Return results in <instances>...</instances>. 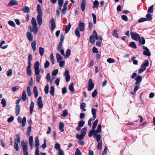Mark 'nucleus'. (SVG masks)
Instances as JSON below:
<instances>
[{
  "instance_id": "32",
  "label": "nucleus",
  "mask_w": 155,
  "mask_h": 155,
  "mask_svg": "<svg viewBox=\"0 0 155 155\" xmlns=\"http://www.w3.org/2000/svg\"><path fill=\"white\" fill-rule=\"evenodd\" d=\"M143 54L144 55L148 56H150L151 55V53L149 50L144 51H143Z\"/></svg>"
},
{
  "instance_id": "53",
  "label": "nucleus",
  "mask_w": 155,
  "mask_h": 155,
  "mask_svg": "<svg viewBox=\"0 0 155 155\" xmlns=\"http://www.w3.org/2000/svg\"><path fill=\"white\" fill-rule=\"evenodd\" d=\"M50 65V63L47 60H46L44 64V68H48Z\"/></svg>"
},
{
  "instance_id": "56",
  "label": "nucleus",
  "mask_w": 155,
  "mask_h": 155,
  "mask_svg": "<svg viewBox=\"0 0 155 155\" xmlns=\"http://www.w3.org/2000/svg\"><path fill=\"white\" fill-rule=\"evenodd\" d=\"M35 70V74L36 75H38L40 72L39 68H34Z\"/></svg>"
},
{
  "instance_id": "20",
  "label": "nucleus",
  "mask_w": 155,
  "mask_h": 155,
  "mask_svg": "<svg viewBox=\"0 0 155 155\" xmlns=\"http://www.w3.org/2000/svg\"><path fill=\"white\" fill-rule=\"evenodd\" d=\"M35 147L36 148H39V143L38 140V137H36L35 139Z\"/></svg>"
},
{
  "instance_id": "31",
  "label": "nucleus",
  "mask_w": 155,
  "mask_h": 155,
  "mask_svg": "<svg viewBox=\"0 0 155 155\" xmlns=\"http://www.w3.org/2000/svg\"><path fill=\"white\" fill-rule=\"evenodd\" d=\"M97 112V110L95 109L92 108L91 110L92 114L93 116V117L96 118V113Z\"/></svg>"
},
{
  "instance_id": "25",
  "label": "nucleus",
  "mask_w": 155,
  "mask_h": 155,
  "mask_svg": "<svg viewBox=\"0 0 155 155\" xmlns=\"http://www.w3.org/2000/svg\"><path fill=\"white\" fill-rule=\"evenodd\" d=\"M26 94L25 91H24L22 93L21 96V99L24 101H25L26 100Z\"/></svg>"
},
{
  "instance_id": "12",
  "label": "nucleus",
  "mask_w": 155,
  "mask_h": 155,
  "mask_svg": "<svg viewBox=\"0 0 155 155\" xmlns=\"http://www.w3.org/2000/svg\"><path fill=\"white\" fill-rule=\"evenodd\" d=\"M42 97L40 96L38 98L37 104L38 107L40 108H42L43 107V104L41 100Z\"/></svg>"
},
{
  "instance_id": "46",
  "label": "nucleus",
  "mask_w": 155,
  "mask_h": 155,
  "mask_svg": "<svg viewBox=\"0 0 155 155\" xmlns=\"http://www.w3.org/2000/svg\"><path fill=\"white\" fill-rule=\"evenodd\" d=\"M50 58L51 59V62H52V64H54V59L53 53H51L50 54Z\"/></svg>"
},
{
  "instance_id": "58",
  "label": "nucleus",
  "mask_w": 155,
  "mask_h": 155,
  "mask_svg": "<svg viewBox=\"0 0 155 155\" xmlns=\"http://www.w3.org/2000/svg\"><path fill=\"white\" fill-rule=\"evenodd\" d=\"M108 150L107 148V147H105L104 148V150L102 151V155H105L107 153Z\"/></svg>"
},
{
  "instance_id": "36",
  "label": "nucleus",
  "mask_w": 155,
  "mask_h": 155,
  "mask_svg": "<svg viewBox=\"0 0 155 155\" xmlns=\"http://www.w3.org/2000/svg\"><path fill=\"white\" fill-rule=\"evenodd\" d=\"M5 43V41H2L0 43V48L1 47L2 49L6 48L8 47V45H6L2 47V45Z\"/></svg>"
},
{
  "instance_id": "6",
  "label": "nucleus",
  "mask_w": 155,
  "mask_h": 155,
  "mask_svg": "<svg viewBox=\"0 0 155 155\" xmlns=\"http://www.w3.org/2000/svg\"><path fill=\"white\" fill-rule=\"evenodd\" d=\"M26 120V118L25 117H24L22 120L21 117L20 116H19L18 119V122L20 123H21L22 126L23 127H25V125Z\"/></svg>"
},
{
  "instance_id": "26",
  "label": "nucleus",
  "mask_w": 155,
  "mask_h": 155,
  "mask_svg": "<svg viewBox=\"0 0 155 155\" xmlns=\"http://www.w3.org/2000/svg\"><path fill=\"white\" fill-rule=\"evenodd\" d=\"M95 37L93 35L90 36L89 39V41L92 44L94 43L95 42Z\"/></svg>"
},
{
  "instance_id": "19",
  "label": "nucleus",
  "mask_w": 155,
  "mask_h": 155,
  "mask_svg": "<svg viewBox=\"0 0 155 155\" xmlns=\"http://www.w3.org/2000/svg\"><path fill=\"white\" fill-rule=\"evenodd\" d=\"M75 34L78 37H80L81 34L79 32V29L78 27L77 28L75 29Z\"/></svg>"
},
{
  "instance_id": "55",
  "label": "nucleus",
  "mask_w": 155,
  "mask_h": 155,
  "mask_svg": "<svg viewBox=\"0 0 155 155\" xmlns=\"http://www.w3.org/2000/svg\"><path fill=\"white\" fill-rule=\"evenodd\" d=\"M55 148L58 150H61L60 149V146L59 144L58 143H56L55 144L54 146Z\"/></svg>"
},
{
  "instance_id": "1",
  "label": "nucleus",
  "mask_w": 155,
  "mask_h": 155,
  "mask_svg": "<svg viewBox=\"0 0 155 155\" xmlns=\"http://www.w3.org/2000/svg\"><path fill=\"white\" fill-rule=\"evenodd\" d=\"M98 122V120H96L93 122L92 125V130H91L88 134L89 137H91L93 135L94 138H96L97 142H98L101 139V135L99 134L101 131V124H98L97 129L95 130Z\"/></svg>"
},
{
  "instance_id": "16",
  "label": "nucleus",
  "mask_w": 155,
  "mask_h": 155,
  "mask_svg": "<svg viewBox=\"0 0 155 155\" xmlns=\"http://www.w3.org/2000/svg\"><path fill=\"white\" fill-rule=\"evenodd\" d=\"M20 10L25 13H28L29 11V8L28 6H25Z\"/></svg>"
},
{
  "instance_id": "60",
  "label": "nucleus",
  "mask_w": 155,
  "mask_h": 155,
  "mask_svg": "<svg viewBox=\"0 0 155 155\" xmlns=\"http://www.w3.org/2000/svg\"><path fill=\"white\" fill-rule=\"evenodd\" d=\"M107 61L109 63H113L115 62V61L112 58H108L107 59Z\"/></svg>"
},
{
  "instance_id": "22",
  "label": "nucleus",
  "mask_w": 155,
  "mask_h": 155,
  "mask_svg": "<svg viewBox=\"0 0 155 155\" xmlns=\"http://www.w3.org/2000/svg\"><path fill=\"white\" fill-rule=\"evenodd\" d=\"M64 124L61 122H60L59 129L61 132H63L64 131Z\"/></svg>"
},
{
  "instance_id": "30",
  "label": "nucleus",
  "mask_w": 155,
  "mask_h": 155,
  "mask_svg": "<svg viewBox=\"0 0 155 155\" xmlns=\"http://www.w3.org/2000/svg\"><path fill=\"white\" fill-rule=\"evenodd\" d=\"M129 46L134 48H137V47L135 42L132 41L129 44Z\"/></svg>"
},
{
  "instance_id": "48",
  "label": "nucleus",
  "mask_w": 155,
  "mask_h": 155,
  "mask_svg": "<svg viewBox=\"0 0 155 155\" xmlns=\"http://www.w3.org/2000/svg\"><path fill=\"white\" fill-rule=\"evenodd\" d=\"M1 104L3 107H5L6 105V101L4 98H3L1 101Z\"/></svg>"
},
{
  "instance_id": "15",
  "label": "nucleus",
  "mask_w": 155,
  "mask_h": 155,
  "mask_svg": "<svg viewBox=\"0 0 155 155\" xmlns=\"http://www.w3.org/2000/svg\"><path fill=\"white\" fill-rule=\"evenodd\" d=\"M78 26L79 27V28L80 29L81 31H83L84 30L85 28V25L84 23L82 22H80L78 25Z\"/></svg>"
},
{
  "instance_id": "11",
  "label": "nucleus",
  "mask_w": 155,
  "mask_h": 155,
  "mask_svg": "<svg viewBox=\"0 0 155 155\" xmlns=\"http://www.w3.org/2000/svg\"><path fill=\"white\" fill-rule=\"evenodd\" d=\"M64 76L65 77L66 81L67 82L69 81L70 80V76L69 74V71L68 70H65L64 74Z\"/></svg>"
},
{
  "instance_id": "51",
  "label": "nucleus",
  "mask_w": 155,
  "mask_h": 155,
  "mask_svg": "<svg viewBox=\"0 0 155 155\" xmlns=\"http://www.w3.org/2000/svg\"><path fill=\"white\" fill-rule=\"evenodd\" d=\"M75 155H82L81 152L78 148L76 149Z\"/></svg>"
},
{
  "instance_id": "57",
  "label": "nucleus",
  "mask_w": 155,
  "mask_h": 155,
  "mask_svg": "<svg viewBox=\"0 0 155 155\" xmlns=\"http://www.w3.org/2000/svg\"><path fill=\"white\" fill-rule=\"evenodd\" d=\"M45 91L46 94L48 93L49 92V86L47 85H46L45 88Z\"/></svg>"
},
{
  "instance_id": "8",
  "label": "nucleus",
  "mask_w": 155,
  "mask_h": 155,
  "mask_svg": "<svg viewBox=\"0 0 155 155\" xmlns=\"http://www.w3.org/2000/svg\"><path fill=\"white\" fill-rule=\"evenodd\" d=\"M94 84L92 82V80L90 79L88 81V90L91 91L94 88Z\"/></svg>"
},
{
  "instance_id": "40",
  "label": "nucleus",
  "mask_w": 155,
  "mask_h": 155,
  "mask_svg": "<svg viewBox=\"0 0 155 155\" xmlns=\"http://www.w3.org/2000/svg\"><path fill=\"white\" fill-rule=\"evenodd\" d=\"M71 53V51L69 49H68L66 52V54L65 57L66 58H68L70 55Z\"/></svg>"
},
{
  "instance_id": "18",
  "label": "nucleus",
  "mask_w": 155,
  "mask_h": 155,
  "mask_svg": "<svg viewBox=\"0 0 155 155\" xmlns=\"http://www.w3.org/2000/svg\"><path fill=\"white\" fill-rule=\"evenodd\" d=\"M56 58H57V60L58 62H59L63 58L61 55L58 54L57 53L56 54Z\"/></svg>"
},
{
  "instance_id": "35",
  "label": "nucleus",
  "mask_w": 155,
  "mask_h": 155,
  "mask_svg": "<svg viewBox=\"0 0 155 155\" xmlns=\"http://www.w3.org/2000/svg\"><path fill=\"white\" fill-rule=\"evenodd\" d=\"M84 136L81 134L80 135L78 134H77L76 135V138L80 140L84 139Z\"/></svg>"
},
{
  "instance_id": "41",
  "label": "nucleus",
  "mask_w": 155,
  "mask_h": 155,
  "mask_svg": "<svg viewBox=\"0 0 155 155\" xmlns=\"http://www.w3.org/2000/svg\"><path fill=\"white\" fill-rule=\"evenodd\" d=\"M117 29L114 30L112 32V35L113 36L116 37L117 38H118V33H117Z\"/></svg>"
},
{
  "instance_id": "17",
  "label": "nucleus",
  "mask_w": 155,
  "mask_h": 155,
  "mask_svg": "<svg viewBox=\"0 0 155 155\" xmlns=\"http://www.w3.org/2000/svg\"><path fill=\"white\" fill-rule=\"evenodd\" d=\"M99 5V3L98 1L95 0L93 2V5L92 7L93 8H97L98 6Z\"/></svg>"
},
{
  "instance_id": "64",
  "label": "nucleus",
  "mask_w": 155,
  "mask_h": 155,
  "mask_svg": "<svg viewBox=\"0 0 155 155\" xmlns=\"http://www.w3.org/2000/svg\"><path fill=\"white\" fill-rule=\"evenodd\" d=\"M60 78H57L55 80V83L58 86L59 85Z\"/></svg>"
},
{
  "instance_id": "33",
  "label": "nucleus",
  "mask_w": 155,
  "mask_h": 155,
  "mask_svg": "<svg viewBox=\"0 0 155 155\" xmlns=\"http://www.w3.org/2000/svg\"><path fill=\"white\" fill-rule=\"evenodd\" d=\"M138 40H139L140 44L143 45L145 44V41L144 38L142 37L141 38L140 37V38Z\"/></svg>"
},
{
  "instance_id": "49",
  "label": "nucleus",
  "mask_w": 155,
  "mask_h": 155,
  "mask_svg": "<svg viewBox=\"0 0 155 155\" xmlns=\"http://www.w3.org/2000/svg\"><path fill=\"white\" fill-rule=\"evenodd\" d=\"M18 144V143H17V142H15L14 145V148L17 151H18L19 150Z\"/></svg>"
},
{
  "instance_id": "3",
  "label": "nucleus",
  "mask_w": 155,
  "mask_h": 155,
  "mask_svg": "<svg viewBox=\"0 0 155 155\" xmlns=\"http://www.w3.org/2000/svg\"><path fill=\"white\" fill-rule=\"evenodd\" d=\"M149 62L148 61L146 60L145 61V62L141 64V68H140L139 71V73L141 74L146 69V67L148 66Z\"/></svg>"
},
{
  "instance_id": "28",
  "label": "nucleus",
  "mask_w": 155,
  "mask_h": 155,
  "mask_svg": "<svg viewBox=\"0 0 155 155\" xmlns=\"http://www.w3.org/2000/svg\"><path fill=\"white\" fill-rule=\"evenodd\" d=\"M17 2L14 1H11L8 4V6H12L15 5H17Z\"/></svg>"
},
{
  "instance_id": "21",
  "label": "nucleus",
  "mask_w": 155,
  "mask_h": 155,
  "mask_svg": "<svg viewBox=\"0 0 155 155\" xmlns=\"http://www.w3.org/2000/svg\"><path fill=\"white\" fill-rule=\"evenodd\" d=\"M71 27V25L70 23L68 24V26L66 25V27L65 29V32L67 33L69 31Z\"/></svg>"
},
{
  "instance_id": "63",
  "label": "nucleus",
  "mask_w": 155,
  "mask_h": 155,
  "mask_svg": "<svg viewBox=\"0 0 155 155\" xmlns=\"http://www.w3.org/2000/svg\"><path fill=\"white\" fill-rule=\"evenodd\" d=\"M67 115L68 111L66 110H65L63 111V113L61 114V116L64 117H65Z\"/></svg>"
},
{
  "instance_id": "54",
  "label": "nucleus",
  "mask_w": 155,
  "mask_h": 155,
  "mask_svg": "<svg viewBox=\"0 0 155 155\" xmlns=\"http://www.w3.org/2000/svg\"><path fill=\"white\" fill-rule=\"evenodd\" d=\"M6 74L8 76H10L12 74V70L9 69L7 72Z\"/></svg>"
},
{
  "instance_id": "9",
  "label": "nucleus",
  "mask_w": 155,
  "mask_h": 155,
  "mask_svg": "<svg viewBox=\"0 0 155 155\" xmlns=\"http://www.w3.org/2000/svg\"><path fill=\"white\" fill-rule=\"evenodd\" d=\"M50 23L51 24V31L53 32L56 27V24L54 18H52L50 21Z\"/></svg>"
},
{
  "instance_id": "14",
  "label": "nucleus",
  "mask_w": 155,
  "mask_h": 155,
  "mask_svg": "<svg viewBox=\"0 0 155 155\" xmlns=\"http://www.w3.org/2000/svg\"><path fill=\"white\" fill-rule=\"evenodd\" d=\"M85 5H86V1L85 0H82L81 4V9L82 12H84V11L85 8Z\"/></svg>"
},
{
  "instance_id": "43",
  "label": "nucleus",
  "mask_w": 155,
  "mask_h": 155,
  "mask_svg": "<svg viewBox=\"0 0 155 155\" xmlns=\"http://www.w3.org/2000/svg\"><path fill=\"white\" fill-rule=\"evenodd\" d=\"M98 144L97 145V148L99 150H101L102 148V142L101 140L100 141L98 142Z\"/></svg>"
},
{
  "instance_id": "7",
  "label": "nucleus",
  "mask_w": 155,
  "mask_h": 155,
  "mask_svg": "<svg viewBox=\"0 0 155 155\" xmlns=\"http://www.w3.org/2000/svg\"><path fill=\"white\" fill-rule=\"evenodd\" d=\"M85 124V122L81 120L78 122V126L76 127V129L77 131H80L81 129V128Z\"/></svg>"
},
{
  "instance_id": "2",
  "label": "nucleus",
  "mask_w": 155,
  "mask_h": 155,
  "mask_svg": "<svg viewBox=\"0 0 155 155\" xmlns=\"http://www.w3.org/2000/svg\"><path fill=\"white\" fill-rule=\"evenodd\" d=\"M37 10L38 14V15L37 17V20L38 25H41L42 23V20L41 17L42 15V10L41 9V5L38 4L37 6Z\"/></svg>"
},
{
  "instance_id": "4",
  "label": "nucleus",
  "mask_w": 155,
  "mask_h": 155,
  "mask_svg": "<svg viewBox=\"0 0 155 155\" xmlns=\"http://www.w3.org/2000/svg\"><path fill=\"white\" fill-rule=\"evenodd\" d=\"M21 143L24 155H28V153L27 152V142L26 141L23 140L21 141Z\"/></svg>"
},
{
  "instance_id": "47",
  "label": "nucleus",
  "mask_w": 155,
  "mask_h": 155,
  "mask_svg": "<svg viewBox=\"0 0 155 155\" xmlns=\"http://www.w3.org/2000/svg\"><path fill=\"white\" fill-rule=\"evenodd\" d=\"M135 58L136 57L134 56L132 57V60L133 61V63L134 64L137 65L138 64V61L135 60Z\"/></svg>"
},
{
  "instance_id": "5",
  "label": "nucleus",
  "mask_w": 155,
  "mask_h": 155,
  "mask_svg": "<svg viewBox=\"0 0 155 155\" xmlns=\"http://www.w3.org/2000/svg\"><path fill=\"white\" fill-rule=\"evenodd\" d=\"M130 35L131 38L135 41H137L140 38V36L136 32H130Z\"/></svg>"
},
{
  "instance_id": "42",
  "label": "nucleus",
  "mask_w": 155,
  "mask_h": 155,
  "mask_svg": "<svg viewBox=\"0 0 155 155\" xmlns=\"http://www.w3.org/2000/svg\"><path fill=\"white\" fill-rule=\"evenodd\" d=\"M31 23L33 25H37L35 19L34 17H32L31 21Z\"/></svg>"
},
{
  "instance_id": "44",
  "label": "nucleus",
  "mask_w": 155,
  "mask_h": 155,
  "mask_svg": "<svg viewBox=\"0 0 155 155\" xmlns=\"http://www.w3.org/2000/svg\"><path fill=\"white\" fill-rule=\"evenodd\" d=\"M147 20L150 21L152 19V15L148 13L146 15Z\"/></svg>"
},
{
  "instance_id": "13",
  "label": "nucleus",
  "mask_w": 155,
  "mask_h": 155,
  "mask_svg": "<svg viewBox=\"0 0 155 155\" xmlns=\"http://www.w3.org/2000/svg\"><path fill=\"white\" fill-rule=\"evenodd\" d=\"M37 26L33 25L32 28L31 29L30 28V30L31 32H33L35 34H37L38 31Z\"/></svg>"
},
{
  "instance_id": "27",
  "label": "nucleus",
  "mask_w": 155,
  "mask_h": 155,
  "mask_svg": "<svg viewBox=\"0 0 155 155\" xmlns=\"http://www.w3.org/2000/svg\"><path fill=\"white\" fill-rule=\"evenodd\" d=\"M36 42L35 41H32L31 44L32 48L34 51L36 50Z\"/></svg>"
},
{
  "instance_id": "10",
  "label": "nucleus",
  "mask_w": 155,
  "mask_h": 155,
  "mask_svg": "<svg viewBox=\"0 0 155 155\" xmlns=\"http://www.w3.org/2000/svg\"><path fill=\"white\" fill-rule=\"evenodd\" d=\"M135 80L136 81L135 84L136 85H140V83L142 81V77L140 76L137 75L135 78Z\"/></svg>"
},
{
  "instance_id": "62",
  "label": "nucleus",
  "mask_w": 155,
  "mask_h": 155,
  "mask_svg": "<svg viewBox=\"0 0 155 155\" xmlns=\"http://www.w3.org/2000/svg\"><path fill=\"white\" fill-rule=\"evenodd\" d=\"M64 37L63 34H61V38L60 42L63 43L64 39Z\"/></svg>"
},
{
  "instance_id": "61",
  "label": "nucleus",
  "mask_w": 155,
  "mask_h": 155,
  "mask_svg": "<svg viewBox=\"0 0 155 155\" xmlns=\"http://www.w3.org/2000/svg\"><path fill=\"white\" fill-rule=\"evenodd\" d=\"M97 94V89H95L92 94V96L93 97H95Z\"/></svg>"
},
{
  "instance_id": "50",
  "label": "nucleus",
  "mask_w": 155,
  "mask_h": 155,
  "mask_svg": "<svg viewBox=\"0 0 155 155\" xmlns=\"http://www.w3.org/2000/svg\"><path fill=\"white\" fill-rule=\"evenodd\" d=\"M153 5L151 6L149 8L147 11L148 13H152L153 12Z\"/></svg>"
},
{
  "instance_id": "37",
  "label": "nucleus",
  "mask_w": 155,
  "mask_h": 155,
  "mask_svg": "<svg viewBox=\"0 0 155 155\" xmlns=\"http://www.w3.org/2000/svg\"><path fill=\"white\" fill-rule=\"evenodd\" d=\"M87 130V129L86 127H84L81 130V134L85 136Z\"/></svg>"
},
{
  "instance_id": "45",
  "label": "nucleus",
  "mask_w": 155,
  "mask_h": 155,
  "mask_svg": "<svg viewBox=\"0 0 155 155\" xmlns=\"http://www.w3.org/2000/svg\"><path fill=\"white\" fill-rule=\"evenodd\" d=\"M69 89L70 91L71 92H73L74 91V89L73 87V83H71L69 85Z\"/></svg>"
},
{
  "instance_id": "38",
  "label": "nucleus",
  "mask_w": 155,
  "mask_h": 155,
  "mask_svg": "<svg viewBox=\"0 0 155 155\" xmlns=\"http://www.w3.org/2000/svg\"><path fill=\"white\" fill-rule=\"evenodd\" d=\"M39 51L40 54L41 56H42L44 53V50L43 48H42L41 47H40L39 48Z\"/></svg>"
},
{
  "instance_id": "23",
  "label": "nucleus",
  "mask_w": 155,
  "mask_h": 155,
  "mask_svg": "<svg viewBox=\"0 0 155 155\" xmlns=\"http://www.w3.org/2000/svg\"><path fill=\"white\" fill-rule=\"evenodd\" d=\"M33 92L35 94V97H37L38 95V93L37 90V87L36 86H35L34 87Z\"/></svg>"
},
{
  "instance_id": "24",
  "label": "nucleus",
  "mask_w": 155,
  "mask_h": 155,
  "mask_svg": "<svg viewBox=\"0 0 155 155\" xmlns=\"http://www.w3.org/2000/svg\"><path fill=\"white\" fill-rule=\"evenodd\" d=\"M20 106L18 105H17L16 106V108H15V113L16 114V115H18L20 111Z\"/></svg>"
},
{
  "instance_id": "34",
  "label": "nucleus",
  "mask_w": 155,
  "mask_h": 155,
  "mask_svg": "<svg viewBox=\"0 0 155 155\" xmlns=\"http://www.w3.org/2000/svg\"><path fill=\"white\" fill-rule=\"evenodd\" d=\"M54 86H51V87L50 90V93L53 96H54Z\"/></svg>"
},
{
  "instance_id": "39",
  "label": "nucleus",
  "mask_w": 155,
  "mask_h": 155,
  "mask_svg": "<svg viewBox=\"0 0 155 155\" xmlns=\"http://www.w3.org/2000/svg\"><path fill=\"white\" fill-rule=\"evenodd\" d=\"M86 104L84 103H81L80 105V108L82 109V110L85 111L86 110V109H85V107H86Z\"/></svg>"
},
{
  "instance_id": "29",
  "label": "nucleus",
  "mask_w": 155,
  "mask_h": 155,
  "mask_svg": "<svg viewBox=\"0 0 155 155\" xmlns=\"http://www.w3.org/2000/svg\"><path fill=\"white\" fill-rule=\"evenodd\" d=\"M17 139L15 140V142H17V143H19L20 141V133H18L16 135Z\"/></svg>"
},
{
  "instance_id": "59",
  "label": "nucleus",
  "mask_w": 155,
  "mask_h": 155,
  "mask_svg": "<svg viewBox=\"0 0 155 155\" xmlns=\"http://www.w3.org/2000/svg\"><path fill=\"white\" fill-rule=\"evenodd\" d=\"M19 89V87L18 86L14 87L12 88V90L14 92L18 91Z\"/></svg>"
},
{
  "instance_id": "52",
  "label": "nucleus",
  "mask_w": 155,
  "mask_h": 155,
  "mask_svg": "<svg viewBox=\"0 0 155 155\" xmlns=\"http://www.w3.org/2000/svg\"><path fill=\"white\" fill-rule=\"evenodd\" d=\"M40 65L39 61H36L34 64V68H39V66Z\"/></svg>"
}]
</instances>
